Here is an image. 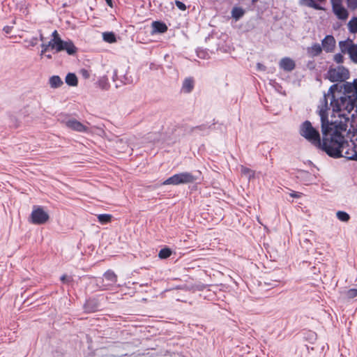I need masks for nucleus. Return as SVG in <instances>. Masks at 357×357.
Returning a JSON list of instances; mask_svg holds the SVG:
<instances>
[{
	"label": "nucleus",
	"instance_id": "8",
	"mask_svg": "<svg viewBox=\"0 0 357 357\" xmlns=\"http://www.w3.org/2000/svg\"><path fill=\"white\" fill-rule=\"evenodd\" d=\"M326 77L333 82H343L349 77V71L343 66L331 67L328 70Z\"/></svg>",
	"mask_w": 357,
	"mask_h": 357
},
{
	"label": "nucleus",
	"instance_id": "39",
	"mask_svg": "<svg viewBox=\"0 0 357 357\" xmlns=\"http://www.w3.org/2000/svg\"><path fill=\"white\" fill-rule=\"evenodd\" d=\"M105 1L109 6H110L111 8L113 7L112 0H105Z\"/></svg>",
	"mask_w": 357,
	"mask_h": 357
},
{
	"label": "nucleus",
	"instance_id": "36",
	"mask_svg": "<svg viewBox=\"0 0 357 357\" xmlns=\"http://www.w3.org/2000/svg\"><path fill=\"white\" fill-rule=\"evenodd\" d=\"M347 3L352 8L357 7V0H347Z\"/></svg>",
	"mask_w": 357,
	"mask_h": 357
},
{
	"label": "nucleus",
	"instance_id": "14",
	"mask_svg": "<svg viewBox=\"0 0 357 357\" xmlns=\"http://www.w3.org/2000/svg\"><path fill=\"white\" fill-rule=\"evenodd\" d=\"M280 66L284 70L291 71L295 68V62L290 58H283L280 61Z\"/></svg>",
	"mask_w": 357,
	"mask_h": 357
},
{
	"label": "nucleus",
	"instance_id": "1",
	"mask_svg": "<svg viewBox=\"0 0 357 357\" xmlns=\"http://www.w3.org/2000/svg\"><path fill=\"white\" fill-rule=\"evenodd\" d=\"M355 100L344 91L333 92L331 98V106L333 115L341 119L338 128L344 132L347 130V124L353 121L355 116Z\"/></svg>",
	"mask_w": 357,
	"mask_h": 357
},
{
	"label": "nucleus",
	"instance_id": "18",
	"mask_svg": "<svg viewBox=\"0 0 357 357\" xmlns=\"http://www.w3.org/2000/svg\"><path fill=\"white\" fill-rule=\"evenodd\" d=\"M65 81L70 86H76L78 84L77 77L74 73H68L66 77Z\"/></svg>",
	"mask_w": 357,
	"mask_h": 357
},
{
	"label": "nucleus",
	"instance_id": "30",
	"mask_svg": "<svg viewBox=\"0 0 357 357\" xmlns=\"http://www.w3.org/2000/svg\"><path fill=\"white\" fill-rule=\"evenodd\" d=\"M354 151L351 150V153H347V158L349 160H357V144H355V146H354Z\"/></svg>",
	"mask_w": 357,
	"mask_h": 357
},
{
	"label": "nucleus",
	"instance_id": "31",
	"mask_svg": "<svg viewBox=\"0 0 357 357\" xmlns=\"http://www.w3.org/2000/svg\"><path fill=\"white\" fill-rule=\"evenodd\" d=\"M104 276H105V278L107 280H109V281H112V282H116V275L112 271H107L105 273Z\"/></svg>",
	"mask_w": 357,
	"mask_h": 357
},
{
	"label": "nucleus",
	"instance_id": "16",
	"mask_svg": "<svg viewBox=\"0 0 357 357\" xmlns=\"http://www.w3.org/2000/svg\"><path fill=\"white\" fill-rule=\"evenodd\" d=\"M354 43L353 40L348 38L346 40L340 41L339 47L342 53L347 52L349 54L350 49L351 48V46L354 45Z\"/></svg>",
	"mask_w": 357,
	"mask_h": 357
},
{
	"label": "nucleus",
	"instance_id": "3",
	"mask_svg": "<svg viewBox=\"0 0 357 357\" xmlns=\"http://www.w3.org/2000/svg\"><path fill=\"white\" fill-rule=\"evenodd\" d=\"M342 132L344 131L338 129L331 133V142L337 144L336 146H333V147L335 146V150L334 151L328 147L326 141L323 139V148L329 155L336 158L343 156L347 158V153H351V150L354 151V146H355V143L353 142L350 143L347 142Z\"/></svg>",
	"mask_w": 357,
	"mask_h": 357
},
{
	"label": "nucleus",
	"instance_id": "5",
	"mask_svg": "<svg viewBox=\"0 0 357 357\" xmlns=\"http://www.w3.org/2000/svg\"><path fill=\"white\" fill-rule=\"evenodd\" d=\"M300 134L312 144L320 145V135L310 121H306L302 123L300 128Z\"/></svg>",
	"mask_w": 357,
	"mask_h": 357
},
{
	"label": "nucleus",
	"instance_id": "37",
	"mask_svg": "<svg viewBox=\"0 0 357 357\" xmlns=\"http://www.w3.org/2000/svg\"><path fill=\"white\" fill-rule=\"evenodd\" d=\"M11 29H12V27H11V26H6L3 28V31H4L6 33H9L11 31Z\"/></svg>",
	"mask_w": 357,
	"mask_h": 357
},
{
	"label": "nucleus",
	"instance_id": "23",
	"mask_svg": "<svg viewBox=\"0 0 357 357\" xmlns=\"http://www.w3.org/2000/svg\"><path fill=\"white\" fill-rule=\"evenodd\" d=\"M102 37L105 41L113 43L116 42V36L112 32H105L102 33Z\"/></svg>",
	"mask_w": 357,
	"mask_h": 357
},
{
	"label": "nucleus",
	"instance_id": "40",
	"mask_svg": "<svg viewBox=\"0 0 357 357\" xmlns=\"http://www.w3.org/2000/svg\"><path fill=\"white\" fill-rule=\"evenodd\" d=\"M355 108H356V110L354 109V113H356L357 114V99L355 100Z\"/></svg>",
	"mask_w": 357,
	"mask_h": 357
},
{
	"label": "nucleus",
	"instance_id": "44",
	"mask_svg": "<svg viewBox=\"0 0 357 357\" xmlns=\"http://www.w3.org/2000/svg\"><path fill=\"white\" fill-rule=\"evenodd\" d=\"M40 40H43V36H42V35L40 36Z\"/></svg>",
	"mask_w": 357,
	"mask_h": 357
},
{
	"label": "nucleus",
	"instance_id": "17",
	"mask_svg": "<svg viewBox=\"0 0 357 357\" xmlns=\"http://www.w3.org/2000/svg\"><path fill=\"white\" fill-rule=\"evenodd\" d=\"M49 83L50 86L54 89L59 88L63 84L60 77L56 75L51 77L49 79Z\"/></svg>",
	"mask_w": 357,
	"mask_h": 357
},
{
	"label": "nucleus",
	"instance_id": "27",
	"mask_svg": "<svg viewBox=\"0 0 357 357\" xmlns=\"http://www.w3.org/2000/svg\"><path fill=\"white\" fill-rule=\"evenodd\" d=\"M172 255V250L169 248H165L159 252L158 257L160 259H167Z\"/></svg>",
	"mask_w": 357,
	"mask_h": 357
},
{
	"label": "nucleus",
	"instance_id": "43",
	"mask_svg": "<svg viewBox=\"0 0 357 357\" xmlns=\"http://www.w3.org/2000/svg\"><path fill=\"white\" fill-rule=\"evenodd\" d=\"M258 68H264V67H263V66H262V65H261V64H259H259H258Z\"/></svg>",
	"mask_w": 357,
	"mask_h": 357
},
{
	"label": "nucleus",
	"instance_id": "9",
	"mask_svg": "<svg viewBox=\"0 0 357 357\" xmlns=\"http://www.w3.org/2000/svg\"><path fill=\"white\" fill-rule=\"evenodd\" d=\"M332 10L338 20L346 21L349 17L348 10L342 6V0H331Z\"/></svg>",
	"mask_w": 357,
	"mask_h": 357
},
{
	"label": "nucleus",
	"instance_id": "7",
	"mask_svg": "<svg viewBox=\"0 0 357 357\" xmlns=\"http://www.w3.org/2000/svg\"><path fill=\"white\" fill-rule=\"evenodd\" d=\"M195 181V177L189 172H181L176 174L169 177L163 182V185H177L180 184H186L193 183Z\"/></svg>",
	"mask_w": 357,
	"mask_h": 357
},
{
	"label": "nucleus",
	"instance_id": "21",
	"mask_svg": "<svg viewBox=\"0 0 357 357\" xmlns=\"http://www.w3.org/2000/svg\"><path fill=\"white\" fill-rule=\"evenodd\" d=\"M100 223L104 225L112 222V215L110 214H99L97 216Z\"/></svg>",
	"mask_w": 357,
	"mask_h": 357
},
{
	"label": "nucleus",
	"instance_id": "6",
	"mask_svg": "<svg viewBox=\"0 0 357 357\" xmlns=\"http://www.w3.org/2000/svg\"><path fill=\"white\" fill-rule=\"evenodd\" d=\"M50 215L43 208L35 206L29 218V221L33 225H40L48 222Z\"/></svg>",
	"mask_w": 357,
	"mask_h": 357
},
{
	"label": "nucleus",
	"instance_id": "22",
	"mask_svg": "<svg viewBox=\"0 0 357 357\" xmlns=\"http://www.w3.org/2000/svg\"><path fill=\"white\" fill-rule=\"evenodd\" d=\"M348 28L351 33H357V17H353L348 23Z\"/></svg>",
	"mask_w": 357,
	"mask_h": 357
},
{
	"label": "nucleus",
	"instance_id": "33",
	"mask_svg": "<svg viewBox=\"0 0 357 357\" xmlns=\"http://www.w3.org/2000/svg\"><path fill=\"white\" fill-rule=\"evenodd\" d=\"M53 41V38L47 43V44H43L42 45V50L40 53V56H43L49 47L52 48V45H50L51 43Z\"/></svg>",
	"mask_w": 357,
	"mask_h": 357
},
{
	"label": "nucleus",
	"instance_id": "38",
	"mask_svg": "<svg viewBox=\"0 0 357 357\" xmlns=\"http://www.w3.org/2000/svg\"><path fill=\"white\" fill-rule=\"evenodd\" d=\"M82 75H83V76H84L85 78H88V77H89V75L88 72H87L86 70H82Z\"/></svg>",
	"mask_w": 357,
	"mask_h": 357
},
{
	"label": "nucleus",
	"instance_id": "2",
	"mask_svg": "<svg viewBox=\"0 0 357 357\" xmlns=\"http://www.w3.org/2000/svg\"><path fill=\"white\" fill-rule=\"evenodd\" d=\"M331 95L328 93L327 95H324V97L321 99L320 103L318 106V112L321 118V131L323 135V139L326 141V144L328 148L331 149L333 151L335 150V146L333 147V145H337L335 144H333L331 142L332 138L331 137V133L333 131L338 130V126L333 123H329L328 120V111L329 109L328 99L330 98Z\"/></svg>",
	"mask_w": 357,
	"mask_h": 357
},
{
	"label": "nucleus",
	"instance_id": "12",
	"mask_svg": "<svg viewBox=\"0 0 357 357\" xmlns=\"http://www.w3.org/2000/svg\"><path fill=\"white\" fill-rule=\"evenodd\" d=\"M344 92L350 95L351 97L357 99V79L353 82H347L341 86Z\"/></svg>",
	"mask_w": 357,
	"mask_h": 357
},
{
	"label": "nucleus",
	"instance_id": "28",
	"mask_svg": "<svg viewBox=\"0 0 357 357\" xmlns=\"http://www.w3.org/2000/svg\"><path fill=\"white\" fill-rule=\"evenodd\" d=\"M242 174L245 176L249 180L255 177V172L246 167H242L241 169Z\"/></svg>",
	"mask_w": 357,
	"mask_h": 357
},
{
	"label": "nucleus",
	"instance_id": "29",
	"mask_svg": "<svg viewBox=\"0 0 357 357\" xmlns=\"http://www.w3.org/2000/svg\"><path fill=\"white\" fill-rule=\"evenodd\" d=\"M337 218L342 222H347L349 220V215L348 213L344 211L337 212Z\"/></svg>",
	"mask_w": 357,
	"mask_h": 357
},
{
	"label": "nucleus",
	"instance_id": "4",
	"mask_svg": "<svg viewBox=\"0 0 357 357\" xmlns=\"http://www.w3.org/2000/svg\"><path fill=\"white\" fill-rule=\"evenodd\" d=\"M53 41L51 43L52 49L56 52L66 51L69 55H74L77 52V48L71 40H63L58 32L54 31L52 33Z\"/></svg>",
	"mask_w": 357,
	"mask_h": 357
},
{
	"label": "nucleus",
	"instance_id": "45",
	"mask_svg": "<svg viewBox=\"0 0 357 357\" xmlns=\"http://www.w3.org/2000/svg\"><path fill=\"white\" fill-rule=\"evenodd\" d=\"M257 1H258V0H252V2H253V3H255V2H257Z\"/></svg>",
	"mask_w": 357,
	"mask_h": 357
},
{
	"label": "nucleus",
	"instance_id": "20",
	"mask_svg": "<svg viewBox=\"0 0 357 357\" xmlns=\"http://www.w3.org/2000/svg\"><path fill=\"white\" fill-rule=\"evenodd\" d=\"M194 83L193 80L190 78L185 79L183 84V90L185 93H189L193 89Z\"/></svg>",
	"mask_w": 357,
	"mask_h": 357
},
{
	"label": "nucleus",
	"instance_id": "34",
	"mask_svg": "<svg viewBox=\"0 0 357 357\" xmlns=\"http://www.w3.org/2000/svg\"><path fill=\"white\" fill-rule=\"evenodd\" d=\"M347 296L349 298H353L357 296V289H351L347 291Z\"/></svg>",
	"mask_w": 357,
	"mask_h": 357
},
{
	"label": "nucleus",
	"instance_id": "26",
	"mask_svg": "<svg viewBox=\"0 0 357 357\" xmlns=\"http://www.w3.org/2000/svg\"><path fill=\"white\" fill-rule=\"evenodd\" d=\"M244 14V11L242 8L235 7L232 9L231 15L236 20H238Z\"/></svg>",
	"mask_w": 357,
	"mask_h": 357
},
{
	"label": "nucleus",
	"instance_id": "15",
	"mask_svg": "<svg viewBox=\"0 0 357 357\" xmlns=\"http://www.w3.org/2000/svg\"><path fill=\"white\" fill-rule=\"evenodd\" d=\"M307 52L310 56L314 57L322 52V47L319 43H314L307 49Z\"/></svg>",
	"mask_w": 357,
	"mask_h": 357
},
{
	"label": "nucleus",
	"instance_id": "35",
	"mask_svg": "<svg viewBox=\"0 0 357 357\" xmlns=\"http://www.w3.org/2000/svg\"><path fill=\"white\" fill-rule=\"evenodd\" d=\"M175 3H176V6L178 7V8L180 9L181 10H185L186 9V6L183 2L179 1H176Z\"/></svg>",
	"mask_w": 357,
	"mask_h": 357
},
{
	"label": "nucleus",
	"instance_id": "19",
	"mask_svg": "<svg viewBox=\"0 0 357 357\" xmlns=\"http://www.w3.org/2000/svg\"><path fill=\"white\" fill-rule=\"evenodd\" d=\"M152 27L153 32L164 33L167 30V27L165 24L160 22H154L152 24Z\"/></svg>",
	"mask_w": 357,
	"mask_h": 357
},
{
	"label": "nucleus",
	"instance_id": "10",
	"mask_svg": "<svg viewBox=\"0 0 357 357\" xmlns=\"http://www.w3.org/2000/svg\"><path fill=\"white\" fill-rule=\"evenodd\" d=\"M131 139L127 137L117 139L115 142L114 146L116 149L122 153H127L132 150L130 146Z\"/></svg>",
	"mask_w": 357,
	"mask_h": 357
},
{
	"label": "nucleus",
	"instance_id": "32",
	"mask_svg": "<svg viewBox=\"0 0 357 357\" xmlns=\"http://www.w3.org/2000/svg\"><path fill=\"white\" fill-rule=\"evenodd\" d=\"M333 60L337 63H342L344 62V56L342 54L338 53L334 55Z\"/></svg>",
	"mask_w": 357,
	"mask_h": 357
},
{
	"label": "nucleus",
	"instance_id": "41",
	"mask_svg": "<svg viewBox=\"0 0 357 357\" xmlns=\"http://www.w3.org/2000/svg\"><path fill=\"white\" fill-rule=\"evenodd\" d=\"M66 280V275H63L61 276V280L63 281V282H65Z\"/></svg>",
	"mask_w": 357,
	"mask_h": 357
},
{
	"label": "nucleus",
	"instance_id": "13",
	"mask_svg": "<svg viewBox=\"0 0 357 357\" xmlns=\"http://www.w3.org/2000/svg\"><path fill=\"white\" fill-rule=\"evenodd\" d=\"M66 126L73 130L84 132H88V128L75 119H69L66 123Z\"/></svg>",
	"mask_w": 357,
	"mask_h": 357
},
{
	"label": "nucleus",
	"instance_id": "42",
	"mask_svg": "<svg viewBox=\"0 0 357 357\" xmlns=\"http://www.w3.org/2000/svg\"><path fill=\"white\" fill-rule=\"evenodd\" d=\"M45 56L49 59H52V56L50 54H46Z\"/></svg>",
	"mask_w": 357,
	"mask_h": 357
},
{
	"label": "nucleus",
	"instance_id": "24",
	"mask_svg": "<svg viewBox=\"0 0 357 357\" xmlns=\"http://www.w3.org/2000/svg\"><path fill=\"white\" fill-rule=\"evenodd\" d=\"M302 3L310 7L313 8L316 10H324V8L320 6H319L317 3H316L314 0H302Z\"/></svg>",
	"mask_w": 357,
	"mask_h": 357
},
{
	"label": "nucleus",
	"instance_id": "25",
	"mask_svg": "<svg viewBox=\"0 0 357 357\" xmlns=\"http://www.w3.org/2000/svg\"><path fill=\"white\" fill-rule=\"evenodd\" d=\"M348 54L349 55L351 60L354 63H357V45L354 44V45L351 46Z\"/></svg>",
	"mask_w": 357,
	"mask_h": 357
},
{
	"label": "nucleus",
	"instance_id": "11",
	"mask_svg": "<svg viewBox=\"0 0 357 357\" xmlns=\"http://www.w3.org/2000/svg\"><path fill=\"white\" fill-rule=\"evenodd\" d=\"M321 46L326 52H333L336 46V40L332 35H328L322 40Z\"/></svg>",
	"mask_w": 357,
	"mask_h": 357
}]
</instances>
